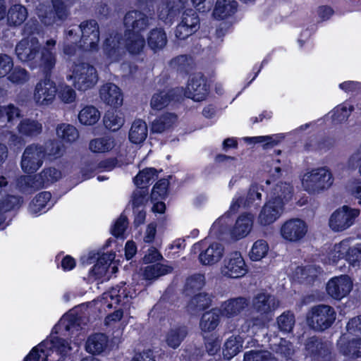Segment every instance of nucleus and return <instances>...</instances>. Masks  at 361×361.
<instances>
[{
    "label": "nucleus",
    "mask_w": 361,
    "mask_h": 361,
    "mask_svg": "<svg viewBox=\"0 0 361 361\" xmlns=\"http://www.w3.org/2000/svg\"><path fill=\"white\" fill-rule=\"evenodd\" d=\"M221 312L216 308L204 313L200 322V328L204 333L212 332L216 329L220 322Z\"/></svg>",
    "instance_id": "obj_34"
},
{
    "label": "nucleus",
    "mask_w": 361,
    "mask_h": 361,
    "mask_svg": "<svg viewBox=\"0 0 361 361\" xmlns=\"http://www.w3.org/2000/svg\"><path fill=\"white\" fill-rule=\"evenodd\" d=\"M51 195L49 192H42L39 193L32 200L29 205V212L35 215H39L45 212L49 208V200Z\"/></svg>",
    "instance_id": "obj_39"
},
{
    "label": "nucleus",
    "mask_w": 361,
    "mask_h": 361,
    "mask_svg": "<svg viewBox=\"0 0 361 361\" xmlns=\"http://www.w3.org/2000/svg\"><path fill=\"white\" fill-rule=\"evenodd\" d=\"M270 184L271 182L267 180L265 182V185L259 186L257 184L252 185L248 191L246 199H244L240 193H237L231 202L230 212L234 213L240 207H250L256 200H260L262 195L260 190H267V187L270 185Z\"/></svg>",
    "instance_id": "obj_20"
},
{
    "label": "nucleus",
    "mask_w": 361,
    "mask_h": 361,
    "mask_svg": "<svg viewBox=\"0 0 361 361\" xmlns=\"http://www.w3.org/2000/svg\"><path fill=\"white\" fill-rule=\"evenodd\" d=\"M254 222V216L251 213L240 214L231 230V238L238 240L246 237L252 231Z\"/></svg>",
    "instance_id": "obj_27"
},
{
    "label": "nucleus",
    "mask_w": 361,
    "mask_h": 361,
    "mask_svg": "<svg viewBox=\"0 0 361 361\" xmlns=\"http://www.w3.org/2000/svg\"><path fill=\"white\" fill-rule=\"evenodd\" d=\"M328 262L336 263L345 259L353 267L361 265V243L353 244V239L347 238L334 244L327 252Z\"/></svg>",
    "instance_id": "obj_7"
},
{
    "label": "nucleus",
    "mask_w": 361,
    "mask_h": 361,
    "mask_svg": "<svg viewBox=\"0 0 361 361\" xmlns=\"http://www.w3.org/2000/svg\"><path fill=\"white\" fill-rule=\"evenodd\" d=\"M117 145L116 141L111 135H104L90 140L89 149L93 153L103 154L112 151Z\"/></svg>",
    "instance_id": "obj_31"
},
{
    "label": "nucleus",
    "mask_w": 361,
    "mask_h": 361,
    "mask_svg": "<svg viewBox=\"0 0 361 361\" xmlns=\"http://www.w3.org/2000/svg\"><path fill=\"white\" fill-rule=\"evenodd\" d=\"M307 225L300 219H291L285 221L280 229L282 238L290 243L301 240L307 233Z\"/></svg>",
    "instance_id": "obj_17"
},
{
    "label": "nucleus",
    "mask_w": 361,
    "mask_h": 361,
    "mask_svg": "<svg viewBox=\"0 0 361 361\" xmlns=\"http://www.w3.org/2000/svg\"><path fill=\"white\" fill-rule=\"evenodd\" d=\"M279 329L283 332H290L295 324V317L290 312H283L277 318Z\"/></svg>",
    "instance_id": "obj_59"
},
{
    "label": "nucleus",
    "mask_w": 361,
    "mask_h": 361,
    "mask_svg": "<svg viewBox=\"0 0 361 361\" xmlns=\"http://www.w3.org/2000/svg\"><path fill=\"white\" fill-rule=\"evenodd\" d=\"M148 45L154 51L162 49L167 43L166 34L163 29L152 30L147 37Z\"/></svg>",
    "instance_id": "obj_40"
},
{
    "label": "nucleus",
    "mask_w": 361,
    "mask_h": 361,
    "mask_svg": "<svg viewBox=\"0 0 361 361\" xmlns=\"http://www.w3.org/2000/svg\"><path fill=\"white\" fill-rule=\"evenodd\" d=\"M353 282L348 275H341L331 278L326 283V293L332 298L341 300L351 291Z\"/></svg>",
    "instance_id": "obj_18"
},
{
    "label": "nucleus",
    "mask_w": 361,
    "mask_h": 361,
    "mask_svg": "<svg viewBox=\"0 0 361 361\" xmlns=\"http://www.w3.org/2000/svg\"><path fill=\"white\" fill-rule=\"evenodd\" d=\"M100 117V111L92 105L84 106L78 114L79 122L84 126L94 125Z\"/></svg>",
    "instance_id": "obj_41"
},
{
    "label": "nucleus",
    "mask_w": 361,
    "mask_h": 361,
    "mask_svg": "<svg viewBox=\"0 0 361 361\" xmlns=\"http://www.w3.org/2000/svg\"><path fill=\"white\" fill-rule=\"evenodd\" d=\"M347 338L342 336L338 341L341 351L346 355L352 357H361V338H353L347 344Z\"/></svg>",
    "instance_id": "obj_37"
},
{
    "label": "nucleus",
    "mask_w": 361,
    "mask_h": 361,
    "mask_svg": "<svg viewBox=\"0 0 361 361\" xmlns=\"http://www.w3.org/2000/svg\"><path fill=\"white\" fill-rule=\"evenodd\" d=\"M56 95L60 101L64 104L73 103L77 96L75 90L66 84H61L57 87Z\"/></svg>",
    "instance_id": "obj_53"
},
{
    "label": "nucleus",
    "mask_w": 361,
    "mask_h": 361,
    "mask_svg": "<svg viewBox=\"0 0 361 361\" xmlns=\"http://www.w3.org/2000/svg\"><path fill=\"white\" fill-rule=\"evenodd\" d=\"M177 91L179 90H177ZM174 95L175 90H163L154 93L150 102L151 107L154 110H161L164 109L173 99Z\"/></svg>",
    "instance_id": "obj_42"
},
{
    "label": "nucleus",
    "mask_w": 361,
    "mask_h": 361,
    "mask_svg": "<svg viewBox=\"0 0 361 361\" xmlns=\"http://www.w3.org/2000/svg\"><path fill=\"white\" fill-rule=\"evenodd\" d=\"M269 247L267 242L260 239L255 241L249 252V256L252 261H259L265 257L269 252Z\"/></svg>",
    "instance_id": "obj_50"
},
{
    "label": "nucleus",
    "mask_w": 361,
    "mask_h": 361,
    "mask_svg": "<svg viewBox=\"0 0 361 361\" xmlns=\"http://www.w3.org/2000/svg\"><path fill=\"white\" fill-rule=\"evenodd\" d=\"M279 305V301L269 293L261 292L256 294L251 303L253 312L257 314L253 317V325L264 326L271 319L274 312Z\"/></svg>",
    "instance_id": "obj_9"
},
{
    "label": "nucleus",
    "mask_w": 361,
    "mask_h": 361,
    "mask_svg": "<svg viewBox=\"0 0 361 361\" xmlns=\"http://www.w3.org/2000/svg\"><path fill=\"white\" fill-rule=\"evenodd\" d=\"M360 210L344 205L334 211L329 220V226L335 232L343 231L355 223Z\"/></svg>",
    "instance_id": "obj_13"
},
{
    "label": "nucleus",
    "mask_w": 361,
    "mask_h": 361,
    "mask_svg": "<svg viewBox=\"0 0 361 361\" xmlns=\"http://www.w3.org/2000/svg\"><path fill=\"white\" fill-rule=\"evenodd\" d=\"M44 149L42 145L31 144L25 149L20 161L22 170L26 173H33L43 164Z\"/></svg>",
    "instance_id": "obj_15"
},
{
    "label": "nucleus",
    "mask_w": 361,
    "mask_h": 361,
    "mask_svg": "<svg viewBox=\"0 0 361 361\" xmlns=\"http://www.w3.org/2000/svg\"><path fill=\"white\" fill-rule=\"evenodd\" d=\"M149 18L141 11H128L124 17V25L128 32L125 42L127 50L132 54H139L145 46V39L142 32L149 25Z\"/></svg>",
    "instance_id": "obj_4"
},
{
    "label": "nucleus",
    "mask_w": 361,
    "mask_h": 361,
    "mask_svg": "<svg viewBox=\"0 0 361 361\" xmlns=\"http://www.w3.org/2000/svg\"><path fill=\"white\" fill-rule=\"evenodd\" d=\"M334 177L326 167H319L306 171L301 176L302 188L310 194H319L331 187Z\"/></svg>",
    "instance_id": "obj_8"
},
{
    "label": "nucleus",
    "mask_w": 361,
    "mask_h": 361,
    "mask_svg": "<svg viewBox=\"0 0 361 361\" xmlns=\"http://www.w3.org/2000/svg\"><path fill=\"white\" fill-rule=\"evenodd\" d=\"M208 92L204 78L198 74L192 76L189 80L185 95L195 102H200L207 97Z\"/></svg>",
    "instance_id": "obj_23"
},
{
    "label": "nucleus",
    "mask_w": 361,
    "mask_h": 361,
    "mask_svg": "<svg viewBox=\"0 0 361 361\" xmlns=\"http://www.w3.org/2000/svg\"><path fill=\"white\" fill-rule=\"evenodd\" d=\"M44 149V157L57 158L62 156L63 147L61 144L55 140H49L43 146Z\"/></svg>",
    "instance_id": "obj_60"
},
{
    "label": "nucleus",
    "mask_w": 361,
    "mask_h": 361,
    "mask_svg": "<svg viewBox=\"0 0 361 361\" xmlns=\"http://www.w3.org/2000/svg\"><path fill=\"white\" fill-rule=\"evenodd\" d=\"M336 319V312L331 307L320 305L313 307L307 317L308 325L318 331L328 329Z\"/></svg>",
    "instance_id": "obj_11"
},
{
    "label": "nucleus",
    "mask_w": 361,
    "mask_h": 361,
    "mask_svg": "<svg viewBox=\"0 0 361 361\" xmlns=\"http://www.w3.org/2000/svg\"><path fill=\"white\" fill-rule=\"evenodd\" d=\"M173 268L166 264H156L145 267L144 277L147 280L156 279L172 271Z\"/></svg>",
    "instance_id": "obj_47"
},
{
    "label": "nucleus",
    "mask_w": 361,
    "mask_h": 361,
    "mask_svg": "<svg viewBox=\"0 0 361 361\" xmlns=\"http://www.w3.org/2000/svg\"><path fill=\"white\" fill-rule=\"evenodd\" d=\"M249 305V301L244 297H238L228 299L221 305L219 310L221 314L226 317L237 316Z\"/></svg>",
    "instance_id": "obj_28"
},
{
    "label": "nucleus",
    "mask_w": 361,
    "mask_h": 361,
    "mask_svg": "<svg viewBox=\"0 0 361 361\" xmlns=\"http://www.w3.org/2000/svg\"><path fill=\"white\" fill-rule=\"evenodd\" d=\"M71 348L66 341L51 335V338L42 341L35 347L25 357V361H47L54 353L57 355H64Z\"/></svg>",
    "instance_id": "obj_10"
},
{
    "label": "nucleus",
    "mask_w": 361,
    "mask_h": 361,
    "mask_svg": "<svg viewBox=\"0 0 361 361\" xmlns=\"http://www.w3.org/2000/svg\"><path fill=\"white\" fill-rule=\"evenodd\" d=\"M186 335L187 331L185 327L171 329L167 332L165 341L169 347L176 348L180 345Z\"/></svg>",
    "instance_id": "obj_48"
},
{
    "label": "nucleus",
    "mask_w": 361,
    "mask_h": 361,
    "mask_svg": "<svg viewBox=\"0 0 361 361\" xmlns=\"http://www.w3.org/2000/svg\"><path fill=\"white\" fill-rule=\"evenodd\" d=\"M62 177V173L54 167L44 169L39 173L34 176H21L15 182L8 180V193L13 195L16 191L24 194H30L42 188H46Z\"/></svg>",
    "instance_id": "obj_5"
},
{
    "label": "nucleus",
    "mask_w": 361,
    "mask_h": 361,
    "mask_svg": "<svg viewBox=\"0 0 361 361\" xmlns=\"http://www.w3.org/2000/svg\"><path fill=\"white\" fill-rule=\"evenodd\" d=\"M188 26L195 30L200 27V20L197 14L191 8L186 9L181 17V20H185Z\"/></svg>",
    "instance_id": "obj_64"
},
{
    "label": "nucleus",
    "mask_w": 361,
    "mask_h": 361,
    "mask_svg": "<svg viewBox=\"0 0 361 361\" xmlns=\"http://www.w3.org/2000/svg\"><path fill=\"white\" fill-rule=\"evenodd\" d=\"M54 330L56 334L68 331L71 338H73V343L77 346L85 338V331L80 326V319L73 312L64 314L55 326Z\"/></svg>",
    "instance_id": "obj_14"
},
{
    "label": "nucleus",
    "mask_w": 361,
    "mask_h": 361,
    "mask_svg": "<svg viewBox=\"0 0 361 361\" xmlns=\"http://www.w3.org/2000/svg\"><path fill=\"white\" fill-rule=\"evenodd\" d=\"M243 338L231 336L226 339L223 347V355L225 359L231 360L243 350Z\"/></svg>",
    "instance_id": "obj_36"
},
{
    "label": "nucleus",
    "mask_w": 361,
    "mask_h": 361,
    "mask_svg": "<svg viewBox=\"0 0 361 361\" xmlns=\"http://www.w3.org/2000/svg\"><path fill=\"white\" fill-rule=\"evenodd\" d=\"M267 198L276 202H283L284 206L293 196V186L287 183L279 181L271 187H267Z\"/></svg>",
    "instance_id": "obj_26"
},
{
    "label": "nucleus",
    "mask_w": 361,
    "mask_h": 361,
    "mask_svg": "<svg viewBox=\"0 0 361 361\" xmlns=\"http://www.w3.org/2000/svg\"><path fill=\"white\" fill-rule=\"evenodd\" d=\"M120 37L116 35L106 39L104 45V53L106 63L109 64L117 61L122 53L123 49L121 47Z\"/></svg>",
    "instance_id": "obj_29"
},
{
    "label": "nucleus",
    "mask_w": 361,
    "mask_h": 361,
    "mask_svg": "<svg viewBox=\"0 0 361 361\" xmlns=\"http://www.w3.org/2000/svg\"><path fill=\"white\" fill-rule=\"evenodd\" d=\"M12 185H8V178L4 176H0V212L18 209L23 202L21 197L8 193V188Z\"/></svg>",
    "instance_id": "obj_21"
},
{
    "label": "nucleus",
    "mask_w": 361,
    "mask_h": 361,
    "mask_svg": "<svg viewBox=\"0 0 361 361\" xmlns=\"http://www.w3.org/2000/svg\"><path fill=\"white\" fill-rule=\"evenodd\" d=\"M56 135L65 142L72 143L76 141L79 137L77 128L68 123H61L57 126Z\"/></svg>",
    "instance_id": "obj_45"
},
{
    "label": "nucleus",
    "mask_w": 361,
    "mask_h": 361,
    "mask_svg": "<svg viewBox=\"0 0 361 361\" xmlns=\"http://www.w3.org/2000/svg\"><path fill=\"white\" fill-rule=\"evenodd\" d=\"M243 361H277L267 350H251L244 355Z\"/></svg>",
    "instance_id": "obj_57"
},
{
    "label": "nucleus",
    "mask_w": 361,
    "mask_h": 361,
    "mask_svg": "<svg viewBox=\"0 0 361 361\" xmlns=\"http://www.w3.org/2000/svg\"><path fill=\"white\" fill-rule=\"evenodd\" d=\"M79 30L80 37L73 28L66 32L63 52L69 56L75 55L79 48L87 51L97 49L99 42V30L97 23L94 20L83 21L79 25Z\"/></svg>",
    "instance_id": "obj_3"
},
{
    "label": "nucleus",
    "mask_w": 361,
    "mask_h": 361,
    "mask_svg": "<svg viewBox=\"0 0 361 361\" xmlns=\"http://www.w3.org/2000/svg\"><path fill=\"white\" fill-rule=\"evenodd\" d=\"M237 7L238 4L235 0H217L213 15L216 19H224L233 15Z\"/></svg>",
    "instance_id": "obj_35"
},
{
    "label": "nucleus",
    "mask_w": 361,
    "mask_h": 361,
    "mask_svg": "<svg viewBox=\"0 0 361 361\" xmlns=\"http://www.w3.org/2000/svg\"><path fill=\"white\" fill-rule=\"evenodd\" d=\"M66 80L78 91L94 87L99 76L96 68L87 63H73L66 73Z\"/></svg>",
    "instance_id": "obj_6"
},
{
    "label": "nucleus",
    "mask_w": 361,
    "mask_h": 361,
    "mask_svg": "<svg viewBox=\"0 0 361 361\" xmlns=\"http://www.w3.org/2000/svg\"><path fill=\"white\" fill-rule=\"evenodd\" d=\"M271 346L273 350L286 358L290 357L295 352V349L292 344L283 338H280L279 342L272 343Z\"/></svg>",
    "instance_id": "obj_55"
},
{
    "label": "nucleus",
    "mask_w": 361,
    "mask_h": 361,
    "mask_svg": "<svg viewBox=\"0 0 361 361\" xmlns=\"http://www.w3.org/2000/svg\"><path fill=\"white\" fill-rule=\"evenodd\" d=\"M168 186L169 181L167 180L162 179L158 181L152 189V202L163 200L167 194Z\"/></svg>",
    "instance_id": "obj_62"
},
{
    "label": "nucleus",
    "mask_w": 361,
    "mask_h": 361,
    "mask_svg": "<svg viewBox=\"0 0 361 361\" xmlns=\"http://www.w3.org/2000/svg\"><path fill=\"white\" fill-rule=\"evenodd\" d=\"M320 273V269L314 265L297 267L293 271L291 278L299 283H310Z\"/></svg>",
    "instance_id": "obj_30"
},
{
    "label": "nucleus",
    "mask_w": 361,
    "mask_h": 361,
    "mask_svg": "<svg viewBox=\"0 0 361 361\" xmlns=\"http://www.w3.org/2000/svg\"><path fill=\"white\" fill-rule=\"evenodd\" d=\"M7 75L8 80L16 85H23L27 83L30 78L29 72L18 66L13 67Z\"/></svg>",
    "instance_id": "obj_49"
},
{
    "label": "nucleus",
    "mask_w": 361,
    "mask_h": 361,
    "mask_svg": "<svg viewBox=\"0 0 361 361\" xmlns=\"http://www.w3.org/2000/svg\"><path fill=\"white\" fill-rule=\"evenodd\" d=\"M156 176V171L153 168H147L141 171L134 178L135 184L140 188H144Z\"/></svg>",
    "instance_id": "obj_56"
},
{
    "label": "nucleus",
    "mask_w": 361,
    "mask_h": 361,
    "mask_svg": "<svg viewBox=\"0 0 361 361\" xmlns=\"http://www.w3.org/2000/svg\"><path fill=\"white\" fill-rule=\"evenodd\" d=\"M225 247L223 244L217 242L211 243L207 247L202 250L198 256L201 264L213 266L223 258Z\"/></svg>",
    "instance_id": "obj_25"
},
{
    "label": "nucleus",
    "mask_w": 361,
    "mask_h": 361,
    "mask_svg": "<svg viewBox=\"0 0 361 361\" xmlns=\"http://www.w3.org/2000/svg\"><path fill=\"white\" fill-rule=\"evenodd\" d=\"M204 284V275L200 274H194L188 279L185 284V291L188 295L195 293L196 291L202 289Z\"/></svg>",
    "instance_id": "obj_54"
},
{
    "label": "nucleus",
    "mask_w": 361,
    "mask_h": 361,
    "mask_svg": "<svg viewBox=\"0 0 361 361\" xmlns=\"http://www.w3.org/2000/svg\"><path fill=\"white\" fill-rule=\"evenodd\" d=\"M27 17V9L20 4L13 5L8 11V22L10 25H20L25 20Z\"/></svg>",
    "instance_id": "obj_46"
},
{
    "label": "nucleus",
    "mask_w": 361,
    "mask_h": 361,
    "mask_svg": "<svg viewBox=\"0 0 361 361\" xmlns=\"http://www.w3.org/2000/svg\"><path fill=\"white\" fill-rule=\"evenodd\" d=\"M56 41L54 39L47 40L39 58V42L35 37H28L16 44L15 51L18 59L26 63L30 68L41 67L44 71L48 72L56 64Z\"/></svg>",
    "instance_id": "obj_2"
},
{
    "label": "nucleus",
    "mask_w": 361,
    "mask_h": 361,
    "mask_svg": "<svg viewBox=\"0 0 361 361\" xmlns=\"http://www.w3.org/2000/svg\"><path fill=\"white\" fill-rule=\"evenodd\" d=\"M125 123V118L122 112L119 111H108L104 116L105 127L111 130L116 131L120 129Z\"/></svg>",
    "instance_id": "obj_44"
},
{
    "label": "nucleus",
    "mask_w": 361,
    "mask_h": 361,
    "mask_svg": "<svg viewBox=\"0 0 361 361\" xmlns=\"http://www.w3.org/2000/svg\"><path fill=\"white\" fill-rule=\"evenodd\" d=\"M108 348V338L103 334H95L90 336L86 342L87 352L93 355H99L106 351Z\"/></svg>",
    "instance_id": "obj_32"
},
{
    "label": "nucleus",
    "mask_w": 361,
    "mask_h": 361,
    "mask_svg": "<svg viewBox=\"0 0 361 361\" xmlns=\"http://www.w3.org/2000/svg\"><path fill=\"white\" fill-rule=\"evenodd\" d=\"M186 3V0H167L162 2L161 6L159 8V18L163 20H166L169 16L183 8Z\"/></svg>",
    "instance_id": "obj_43"
},
{
    "label": "nucleus",
    "mask_w": 361,
    "mask_h": 361,
    "mask_svg": "<svg viewBox=\"0 0 361 361\" xmlns=\"http://www.w3.org/2000/svg\"><path fill=\"white\" fill-rule=\"evenodd\" d=\"M99 97L104 104L114 108L120 107L123 102L121 90L111 82L105 83L100 87Z\"/></svg>",
    "instance_id": "obj_24"
},
{
    "label": "nucleus",
    "mask_w": 361,
    "mask_h": 361,
    "mask_svg": "<svg viewBox=\"0 0 361 361\" xmlns=\"http://www.w3.org/2000/svg\"><path fill=\"white\" fill-rule=\"evenodd\" d=\"M56 92V83L49 78H45L36 84L32 99L37 106L47 107L54 103Z\"/></svg>",
    "instance_id": "obj_16"
},
{
    "label": "nucleus",
    "mask_w": 361,
    "mask_h": 361,
    "mask_svg": "<svg viewBox=\"0 0 361 361\" xmlns=\"http://www.w3.org/2000/svg\"><path fill=\"white\" fill-rule=\"evenodd\" d=\"M114 258V253L103 254L90 271L89 279L91 281L109 279L110 277L109 269L111 270V274L115 273L117 270L115 265L111 266Z\"/></svg>",
    "instance_id": "obj_19"
},
{
    "label": "nucleus",
    "mask_w": 361,
    "mask_h": 361,
    "mask_svg": "<svg viewBox=\"0 0 361 361\" xmlns=\"http://www.w3.org/2000/svg\"><path fill=\"white\" fill-rule=\"evenodd\" d=\"M20 116V109L12 104L0 106V118H6L8 123H12Z\"/></svg>",
    "instance_id": "obj_61"
},
{
    "label": "nucleus",
    "mask_w": 361,
    "mask_h": 361,
    "mask_svg": "<svg viewBox=\"0 0 361 361\" xmlns=\"http://www.w3.org/2000/svg\"><path fill=\"white\" fill-rule=\"evenodd\" d=\"M176 120V116L174 114H165L153 121L152 130L155 133H161L170 128Z\"/></svg>",
    "instance_id": "obj_51"
},
{
    "label": "nucleus",
    "mask_w": 361,
    "mask_h": 361,
    "mask_svg": "<svg viewBox=\"0 0 361 361\" xmlns=\"http://www.w3.org/2000/svg\"><path fill=\"white\" fill-rule=\"evenodd\" d=\"M212 299L206 293L195 294L188 304V308L192 310H201L210 306Z\"/></svg>",
    "instance_id": "obj_52"
},
{
    "label": "nucleus",
    "mask_w": 361,
    "mask_h": 361,
    "mask_svg": "<svg viewBox=\"0 0 361 361\" xmlns=\"http://www.w3.org/2000/svg\"><path fill=\"white\" fill-rule=\"evenodd\" d=\"M248 269L244 258L238 251L229 253L224 259L220 273L222 276L229 279H239L247 273Z\"/></svg>",
    "instance_id": "obj_12"
},
{
    "label": "nucleus",
    "mask_w": 361,
    "mask_h": 361,
    "mask_svg": "<svg viewBox=\"0 0 361 361\" xmlns=\"http://www.w3.org/2000/svg\"><path fill=\"white\" fill-rule=\"evenodd\" d=\"M18 130L20 134L26 137H35L42 132V123L33 118H23L18 125Z\"/></svg>",
    "instance_id": "obj_33"
},
{
    "label": "nucleus",
    "mask_w": 361,
    "mask_h": 361,
    "mask_svg": "<svg viewBox=\"0 0 361 361\" xmlns=\"http://www.w3.org/2000/svg\"><path fill=\"white\" fill-rule=\"evenodd\" d=\"M282 137L280 135H273L267 136H256L252 137H245L246 141L250 143H264L266 146H274L276 145Z\"/></svg>",
    "instance_id": "obj_63"
},
{
    "label": "nucleus",
    "mask_w": 361,
    "mask_h": 361,
    "mask_svg": "<svg viewBox=\"0 0 361 361\" xmlns=\"http://www.w3.org/2000/svg\"><path fill=\"white\" fill-rule=\"evenodd\" d=\"M352 111L353 106L348 103H344L337 106L333 110L331 117L334 121L340 123L345 121Z\"/></svg>",
    "instance_id": "obj_58"
},
{
    "label": "nucleus",
    "mask_w": 361,
    "mask_h": 361,
    "mask_svg": "<svg viewBox=\"0 0 361 361\" xmlns=\"http://www.w3.org/2000/svg\"><path fill=\"white\" fill-rule=\"evenodd\" d=\"M147 132L146 123L141 119L135 120L129 130V140L135 144L142 143L146 139Z\"/></svg>",
    "instance_id": "obj_38"
},
{
    "label": "nucleus",
    "mask_w": 361,
    "mask_h": 361,
    "mask_svg": "<svg viewBox=\"0 0 361 361\" xmlns=\"http://www.w3.org/2000/svg\"><path fill=\"white\" fill-rule=\"evenodd\" d=\"M284 212L283 202H276L269 200L262 207L258 215V223L262 226H268L277 221Z\"/></svg>",
    "instance_id": "obj_22"
},
{
    "label": "nucleus",
    "mask_w": 361,
    "mask_h": 361,
    "mask_svg": "<svg viewBox=\"0 0 361 361\" xmlns=\"http://www.w3.org/2000/svg\"><path fill=\"white\" fill-rule=\"evenodd\" d=\"M135 295L134 288L126 286V284L123 283L104 293L101 297L92 301V304L99 311H106L107 308L120 305L121 308L106 317L104 323L108 326L124 329L128 324L130 316L128 310L130 308L131 300L135 297Z\"/></svg>",
    "instance_id": "obj_1"
}]
</instances>
